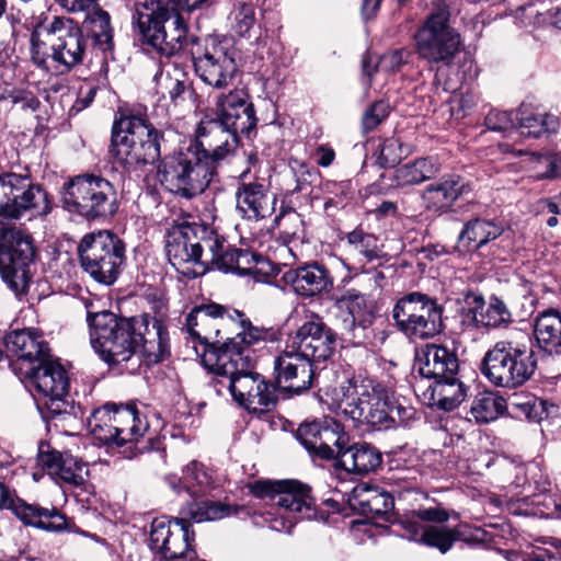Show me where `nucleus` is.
<instances>
[{
    "instance_id": "nucleus-1",
    "label": "nucleus",
    "mask_w": 561,
    "mask_h": 561,
    "mask_svg": "<svg viewBox=\"0 0 561 561\" xmlns=\"http://www.w3.org/2000/svg\"><path fill=\"white\" fill-rule=\"evenodd\" d=\"M93 350L110 366L131 363L133 373L144 359L147 365L161 362L168 353L169 335L162 321L140 314L117 317L113 312L88 313Z\"/></svg>"
},
{
    "instance_id": "nucleus-2",
    "label": "nucleus",
    "mask_w": 561,
    "mask_h": 561,
    "mask_svg": "<svg viewBox=\"0 0 561 561\" xmlns=\"http://www.w3.org/2000/svg\"><path fill=\"white\" fill-rule=\"evenodd\" d=\"M324 396L330 409L374 427L405 422L414 414L412 409L394 405L392 393L386 386L360 374L328 389Z\"/></svg>"
},
{
    "instance_id": "nucleus-3",
    "label": "nucleus",
    "mask_w": 561,
    "mask_h": 561,
    "mask_svg": "<svg viewBox=\"0 0 561 561\" xmlns=\"http://www.w3.org/2000/svg\"><path fill=\"white\" fill-rule=\"evenodd\" d=\"M255 126V111L248 92L242 88L231 89L217 96L216 117L201 122L196 141L191 146L216 168L217 161L234 150L238 135L249 134Z\"/></svg>"
},
{
    "instance_id": "nucleus-4",
    "label": "nucleus",
    "mask_w": 561,
    "mask_h": 561,
    "mask_svg": "<svg viewBox=\"0 0 561 561\" xmlns=\"http://www.w3.org/2000/svg\"><path fill=\"white\" fill-rule=\"evenodd\" d=\"M239 508L221 502L194 501L181 510V517L173 519L156 518L151 524L150 548L167 560L184 559L196 561L191 549L194 533L190 522H214L238 514Z\"/></svg>"
},
{
    "instance_id": "nucleus-5",
    "label": "nucleus",
    "mask_w": 561,
    "mask_h": 561,
    "mask_svg": "<svg viewBox=\"0 0 561 561\" xmlns=\"http://www.w3.org/2000/svg\"><path fill=\"white\" fill-rule=\"evenodd\" d=\"M131 25L140 41L160 55L173 56L190 41L183 16L161 0H136Z\"/></svg>"
},
{
    "instance_id": "nucleus-6",
    "label": "nucleus",
    "mask_w": 561,
    "mask_h": 561,
    "mask_svg": "<svg viewBox=\"0 0 561 561\" xmlns=\"http://www.w3.org/2000/svg\"><path fill=\"white\" fill-rule=\"evenodd\" d=\"M87 50V39L80 26L70 19L55 18L44 33L31 35L32 60L38 67L60 72L70 71L81 64Z\"/></svg>"
},
{
    "instance_id": "nucleus-7",
    "label": "nucleus",
    "mask_w": 561,
    "mask_h": 561,
    "mask_svg": "<svg viewBox=\"0 0 561 561\" xmlns=\"http://www.w3.org/2000/svg\"><path fill=\"white\" fill-rule=\"evenodd\" d=\"M250 493L274 505L267 512L266 523L275 531L289 533L300 519L316 517L314 501L310 489L295 480H259L248 484Z\"/></svg>"
},
{
    "instance_id": "nucleus-8",
    "label": "nucleus",
    "mask_w": 561,
    "mask_h": 561,
    "mask_svg": "<svg viewBox=\"0 0 561 561\" xmlns=\"http://www.w3.org/2000/svg\"><path fill=\"white\" fill-rule=\"evenodd\" d=\"M25 378L45 419L65 421L69 425L82 419L81 407L76 405L69 394L68 374L51 356L25 369Z\"/></svg>"
},
{
    "instance_id": "nucleus-9",
    "label": "nucleus",
    "mask_w": 561,
    "mask_h": 561,
    "mask_svg": "<svg viewBox=\"0 0 561 561\" xmlns=\"http://www.w3.org/2000/svg\"><path fill=\"white\" fill-rule=\"evenodd\" d=\"M254 365L245 352H224L218 369L225 375L222 381L233 400L249 412L262 413L275 407L277 397L274 386L253 370Z\"/></svg>"
},
{
    "instance_id": "nucleus-10",
    "label": "nucleus",
    "mask_w": 561,
    "mask_h": 561,
    "mask_svg": "<svg viewBox=\"0 0 561 561\" xmlns=\"http://www.w3.org/2000/svg\"><path fill=\"white\" fill-rule=\"evenodd\" d=\"M163 135L147 119L139 116H123L114 123L113 154L127 170L152 164L161 156Z\"/></svg>"
},
{
    "instance_id": "nucleus-11",
    "label": "nucleus",
    "mask_w": 561,
    "mask_h": 561,
    "mask_svg": "<svg viewBox=\"0 0 561 561\" xmlns=\"http://www.w3.org/2000/svg\"><path fill=\"white\" fill-rule=\"evenodd\" d=\"M61 202L67 211L90 221L107 219L118 208L114 185L93 174L77 175L64 183Z\"/></svg>"
},
{
    "instance_id": "nucleus-12",
    "label": "nucleus",
    "mask_w": 561,
    "mask_h": 561,
    "mask_svg": "<svg viewBox=\"0 0 561 561\" xmlns=\"http://www.w3.org/2000/svg\"><path fill=\"white\" fill-rule=\"evenodd\" d=\"M211 161L203 159L198 149L191 145L167 156L159 165L161 184L171 193L191 198L203 193L215 175Z\"/></svg>"
},
{
    "instance_id": "nucleus-13",
    "label": "nucleus",
    "mask_w": 561,
    "mask_h": 561,
    "mask_svg": "<svg viewBox=\"0 0 561 561\" xmlns=\"http://www.w3.org/2000/svg\"><path fill=\"white\" fill-rule=\"evenodd\" d=\"M536 367L534 353L525 343L503 340L485 353L481 373L494 386L515 388L529 380Z\"/></svg>"
},
{
    "instance_id": "nucleus-14",
    "label": "nucleus",
    "mask_w": 561,
    "mask_h": 561,
    "mask_svg": "<svg viewBox=\"0 0 561 561\" xmlns=\"http://www.w3.org/2000/svg\"><path fill=\"white\" fill-rule=\"evenodd\" d=\"M81 266L96 282L112 285L125 259V244L114 233L103 230L85 234L78 247Z\"/></svg>"
},
{
    "instance_id": "nucleus-15",
    "label": "nucleus",
    "mask_w": 561,
    "mask_h": 561,
    "mask_svg": "<svg viewBox=\"0 0 561 561\" xmlns=\"http://www.w3.org/2000/svg\"><path fill=\"white\" fill-rule=\"evenodd\" d=\"M196 44L192 50L193 64L196 75L207 85L222 90L231 87L238 75L237 49L227 39H219L216 36L205 38L203 46Z\"/></svg>"
},
{
    "instance_id": "nucleus-16",
    "label": "nucleus",
    "mask_w": 561,
    "mask_h": 561,
    "mask_svg": "<svg viewBox=\"0 0 561 561\" xmlns=\"http://www.w3.org/2000/svg\"><path fill=\"white\" fill-rule=\"evenodd\" d=\"M398 329L413 339H430L443 330V308L430 296L413 291L401 297L392 309Z\"/></svg>"
},
{
    "instance_id": "nucleus-17",
    "label": "nucleus",
    "mask_w": 561,
    "mask_h": 561,
    "mask_svg": "<svg viewBox=\"0 0 561 561\" xmlns=\"http://www.w3.org/2000/svg\"><path fill=\"white\" fill-rule=\"evenodd\" d=\"M419 56L431 64L450 65L460 50V34L449 24V12L431 13L414 35Z\"/></svg>"
},
{
    "instance_id": "nucleus-18",
    "label": "nucleus",
    "mask_w": 561,
    "mask_h": 561,
    "mask_svg": "<svg viewBox=\"0 0 561 561\" xmlns=\"http://www.w3.org/2000/svg\"><path fill=\"white\" fill-rule=\"evenodd\" d=\"M47 193L34 184L28 175L4 173L0 175V221L18 219L25 213L31 216L48 214Z\"/></svg>"
},
{
    "instance_id": "nucleus-19",
    "label": "nucleus",
    "mask_w": 561,
    "mask_h": 561,
    "mask_svg": "<svg viewBox=\"0 0 561 561\" xmlns=\"http://www.w3.org/2000/svg\"><path fill=\"white\" fill-rule=\"evenodd\" d=\"M31 238L21 230L12 228L2 232L0 238V274L2 279L15 293L26 291L31 280L30 264L34 259Z\"/></svg>"
},
{
    "instance_id": "nucleus-20",
    "label": "nucleus",
    "mask_w": 561,
    "mask_h": 561,
    "mask_svg": "<svg viewBox=\"0 0 561 561\" xmlns=\"http://www.w3.org/2000/svg\"><path fill=\"white\" fill-rule=\"evenodd\" d=\"M296 437L311 456L327 460L337 459V462L351 442L344 426L332 417L302 423Z\"/></svg>"
},
{
    "instance_id": "nucleus-21",
    "label": "nucleus",
    "mask_w": 561,
    "mask_h": 561,
    "mask_svg": "<svg viewBox=\"0 0 561 561\" xmlns=\"http://www.w3.org/2000/svg\"><path fill=\"white\" fill-rule=\"evenodd\" d=\"M334 345V334L327 328L322 319L312 312L306 316L305 321L289 336L287 344L313 365L330 358Z\"/></svg>"
},
{
    "instance_id": "nucleus-22",
    "label": "nucleus",
    "mask_w": 561,
    "mask_h": 561,
    "mask_svg": "<svg viewBox=\"0 0 561 561\" xmlns=\"http://www.w3.org/2000/svg\"><path fill=\"white\" fill-rule=\"evenodd\" d=\"M241 312L211 302L196 306L186 317L188 334L204 344H219L222 330L239 319Z\"/></svg>"
},
{
    "instance_id": "nucleus-23",
    "label": "nucleus",
    "mask_w": 561,
    "mask_h": 561,
    "mask_svg": "<svg viewBox=\"0 0 561 561\" xmlns=\"http://www.w3.org/2000/svg\"><path fill=\"white\" fill-rule=\"evenodd\" d=\"M11 511L24 525L58 533L67 528V519L55 507L45 508L27 504L15 491L0 482V511Z\"/></svg>"
},
{
    "instance_id": "nucleus-24",
    "label": "nucleus",
    "mask_w": 561,
    "mask_h": 561,
    "mask_svg": "<svg viewBox=\"0 0 561 561\" xmlns=\"http://www.w3.org/2000/svg\"><path fill=\"white\" fill-rule=\"evenodd\" d=\"M236 210L241 218L259 221L271 216L275 210L276 196L271 194L264 181L250 179V169L240 174L236 190Z\"/></svg>"
},
{
    "instance_id": "nucleus-25",
    "label": "nucleus",
    "mask_w": 561,
    "mask_h": 561,
    "mask_svg": "<svg viewBox=\"0 0 561 561\" xmlns=\"http://www.w3.org/2000/svg\"><path fill=\"white\" fill-rule=\"evenodd\" d=\"M274 374L279 388L300 393L312 386L314 365L286 346L274 359Z\"/></svg>"
},
{
    "instance_id": "nucleus-26",
    "label": "nucleus",
    "mask_w": 561,
    "mask_h": 561,
    "mask_svg": "<svg viewBox=\"0 0 561 561\" xmlns=\"http://www.w3.org/2000/svg\"><path fill=\"white\" fill-rule=\"evenodd\" d=\"M196 232L194 221L183 220L168 233L165 251L170 264L182 275L197 265Z\"/></svg>"
},
{
    "instance_id": "nucleus-27",
    "label": "nucleus",
    "mask_w": 561,
    "mask_h": 561,
    "mask_svg": "<svg viewBox=\"0 0 561 561\" xmlns=\"http://www.w3.org/2000/svg\"><path fill=\"white\" fill-rule=\"evenodd\" d=\"M282 278L297 295L302 297L318 296L328 293L333 287L331 273L318 262L289 268Z\"/></svg>"
},
{
    "instance_id": "nucleus-28",
    "label": "nucleus",
    "mask_w": 561,
    "mask_h": 561,
    "mask_svg": "<svg viewBox=\"0 0 561 561\" xmlns=\"http://www.w3.org/2000/svg\"><path fill=\"white\" fill-rule=\"evenodd\" d=\"M466 305L461 321L463 325L477 329L497 328L511 320V312L497 298H492L485 305L481 295L469 294L466 296Z\"/></svg>"
},
{
    "instance_id": "nucleus-29",
    "label": "nucleus",
    "mask_w": 561,
    "mask_h": 561,
    "mask_svg": "<svg viewBox=\"0 0 561 561\" xmlns=\"http://www.w3.org/2000/svg\"><path fill=\"white\" fill-rule=\"evenodd\" d=\"M38 461L61 486L85 489L89 471L79 459L57 451H39Z\"/></svg>"
},
{
    "instance_id": "nucleus-30",
    "label": "nucleus",
    "mask_w": 561,
    "mask_h": 561,
    "mask_svg": "<svg viewBox=\"0 0 561 561\" xmlns=\"http://www.w3.org/2000/svg\"><path fill=\"white\" fill-rule=\"evenodd\" d=\"M4 344L12 355L21 364V369L35 367L41 362L50 357L48 344L43 337L31 330H20L9 333Z\"/></svg>"
},
{
    "instance_id": "nucleus-31",
    "label": "nucleus",
    "mask_w": 561,
    "mask_h": 561,
    "mask_svg": "<svg viewBox=\"0 0 561 561\" xmlns=\"http://www.w3.org/2000/svg\"><path fill=\"white\" fill-rule=\"evenodd\" d=\"M468 191L469 186L461 176L450 174L427 185L422 193V199L427 210L444 214Z\"/></svg>"
},
{
    "instance_id": "nucleus-32",
    "label": "nucleus",
    "mask_w": 561,
    "mask_h": 561,
    "mask_svg": "<svg viewBox=\"0 0 561 561\" xmlns=\"http://www.w3.org/2000/svg\"><path fill=\"white\" fill-rule=\"evenodd\" d=\"M399 524L404 530L402 536L408 540L436 548L442 553L449 551L459 537L456 529L424 525L415 518H401Z\"/></svg>"
},
{
    "instance_id": "nucleus-33",
    "label": "nucleus",
    "mask_w": 561,
    "mask_h": 561,
    "mask_svg": "<svg viewBox=\"0 0 561 561\" xmlns=\"http://www.w3.org/2000/svg\"><path fill=\"white\" fill-rule=\"evenodd\" d=\"M416 367L421 376L438 379L458 371L456 354L443 345L427 344L416 354Z\"/></svg>"
},
{
    "instance_id": "nucleus-34",
    "label": "nucleus",
    "mask_w": 561,
    "mask_h": 561,
    "mask_svg": "<svg viewBox=\"0 0 561 561\" xmlns=\"http://www.w3.org/2000/svg\"><path fill=\"white\" fill-rule=\"evenodd\" d=\"M170 489L176 494L187 493L192 497L205 494L214 484V474L203 463L193 460L183 469L181 478L165 477Z\"/></svg>"
},
{
    "instance_id": "nucleus-35",
    "label": "nucleus",
    "mask_w": 561,
    "mask_h": 561,
    "mask_svg": "<svg viewBox=\"0 0 561 561\" xmlns=\"http://www.w3.org/2000/svg\"><path fill=\"white\" fill-rule=\"evenodd\" d=\"M196 232L197 265L192 271H186V277H198L213 268L214 261L218 259V251L222 250L225 239L216 231L208 229L203 224L194 221Z\"/></svg>"
},
{
    "instance_id": "nucleus-36",
    "label": "nucleus",
    "mask_w": 561,
    "mask_h": 561,
    "mask_svg": "<svg viewBox=\"0 0 561 561\" xmlns=\"http://www.w3.org/2000/svg\"><path fill=\"white\" fill-rule=\"evenodd\" d=\"M465 397L466 390L456 374L435 379L424 391L426 403L444 411L454 410Z\"/></svg>"
},
{
    "instance_id": "nucleus-37",
    "label": "nucleus",
    "mask_w": 561,
    "mask_h": 561,
    "mask_svg": "<svg viewBox=\"0 0 561 561\" xmlns=\"http://www.w3.org/2000/svg\"><path fill=\"white\" fill-rule=\"evenodd\" d=\"M534 334L542 351L561 355V312L556 309L540 312L535 319Z\"/></svg>"
},
{
    "instance_id": "nucleus-38",
    "label": "nucleus",
    "mask_w": 561,
    "mask_h": 561,
    "mask_svg": "<svg viewBox=\"0 0 561 561\" xmlns=\"http://www.w3.org/2000/svg\"><path fill=\"white\" fill-rule=\"evenodd\" d=\"M341 310L348 312V318L344 319V327L352 331L356 327L366 329L373 321V305L367 296L356 289L346 290L336 301Z\"/></svg>"
},
{
    "instance_id": "nucleus-39",
    "label": "nucleus",
    "mask_w": 561,
    "mask_h": 561,
    "mask_svg": "<svg viewBox=\"0 0 561 561\" xmlns=\"http://www.w3.org/2000/svg\"><path fill=\"white\" fill-rule=\"evenodd\" d=\"M503 231V226L495 220L474 218L465 224L458 243L467 251L477 250L499 238Z\"/></svg>"
},
{
    "instance_id": "nucleus-40",
    "label": "nucleus",
    "mask_w": 561,
    "mask_h": 561,
    "mask_svg": "<svg viewBox=\"0 0 561 561\" xmlns=\"http://www.w3.org/2000/svg\"><path fill=\"white\" fill-rule=\"evenodd\" d=\"M381 463L380 453L367 443H356L347 446L339 466L352 473H368Z\"/></svg>"
},
{
    "instance_id": "nucleus-41",
    "label": "nucleus",
    "mask_w": 561,
    "mask_h": 561,
    "mask_svg": "<svg viewBox=\"0 0 561 561\" xmlns=\"http://www.w3.org/2000/svg\"><path fill=\"white\" fill-rule=\"evenodd\" d=\"M354 499L360 513L370 518L386 515L394 505L389 492L368 484L357 485L354 489Z\"/></svg>"
},
{
    "instance_id": "nucleus-42",
    "label": "nucleus",
    "mask_w": 561,
    "mask_h": 561,
    "mask_svg": "<svg viewBox=\"0 0 561 561\" xmlns=\"http://www.w3.org/2000/svg\"><path fill=\"white\" fill-rule=\"evenodd\" d=\"M113 421L117 427L118 446L137 442L148 430V423L140 417L134 405L117 407L114 404Z\"/></svg>"
},
{
    "instance_id": "nucleus-43",
    "label": "nucleus",
    "mask_w": 561,
    "mask_h": 561,
    "mask_svg": "<svg viewBox=\"0 0 561 561\" xmlns=\"http://www.w3.org/2000/svg\"><path fill=\"white\" fill-rule=\"evenodd\" d=\"M516 140L520 137L538 138L546 134H553L558 130L559 122L550 114H535L525 108L516 111Z\"/></svg>"
},
{
    "instance_id": "nucleus-44",
    "label": "nucleus",
    "mask_w": 561,
    "mask_h": 561,
    "mask_svg": "<svg viewBox=\"0 0 561 561\" xmlns=\"http://www.w3.org/2000/svg\"><path fill=\"white\" fill-rule=\"evenodd\" d=\"M439 172V165L434 158H419L397 168L394 181L397 186L421 184Z\"/></svg>"
},
{
    "instance_id": "nucleus-45",
    "label": "nucleus",
    "mask_w": 561,
    "mask_h": 561,
    "mask_svg": "<svg viewBox=\"0 0 561 561\" xmlns=\"http://www.w3.org/2000/svg\"><path fill=\"white\" fill-rule=\"evenodd\" d=\"M114 403H107L92 411L87 424L93 437L104 445L118 446V433L113 421Z\"/></svg>"
},
{
    "instance_id": "nucleus-46",
    "label": "nucleus",
    "mask_w": 561,
    "mask_h": 561,
    "mask_svg": "<svg viewBox=\"0 0 561 561\" xmlns=\"http://www.w3.org/2000/svg\"><path fill=\"white\" fill-rule=\"evenodd\" d=\"M230 325H234L237 328L238 332L236 336L227 337V341L217 350H226L228 346L233 344L238 352H245L255 360L254 352L251 346L265 342L267 332L252 325L250 321L244 320L243 313H241L239 319H234V322H231Z\"/></svg>"
},
{
    "instance_id": "nucleus-47",
    "label": "nucleus",
    "mask_w": 561,
    "mask_h": 561,
    "mask_svg": "<svg viewBox=\"0 0 561 561\" xmlns=\"http://www.w3.org/2000/svg\"><path fill=\"white\" fill-rule=\"evenodd\" d=\"M84 23L89 36L100 50L105 53L113 49V27L108 12L96 7L87 14Z\"/></svg>"
},
{
    "instance_id": "nucleus-48",
    "label": "nucleus",
    "mask_w": 561,
    "mask_h": 561,
    "mask_svg": "<svg viewBox=\"0 0 561 561\" xmlns=\"http://www.w3.org/2000/svg\"><path fill=\"white\" fill-rule=\"evenodd\" d=\"M506 409L515 417H525L533 422H540L547 416L546 402L526 393H515L508 398Z\"/></svg>"
},
{
    "instance_id": "nucleus-49",
    "label": "nucleus",
    "mask_w": 561,
    "mask_h": 561,
    "mask_svg": "<svg viewBox=\"0 0 561 561\" xmlns=\"http://www.w3.org/2000/svg\"><path fill=\"white\" fill-rule=\"evenodd\" d=\"M506 410V400L494 392L479 393L471 405L470 412L479 423L496 420Z\"/></svg>"
},
{
    "instance_id": "nucleus-50",
    "label": "nucleus",
    "mask_w": 561,
    "mask_h": 561,
    "mask_svg": "<svg viewBox=\"0 0 561 561\" xmlns=\"http://www.w3.org/2000/svg\"><path fill=\"white\" fill-rule=\"evenodd\" d=\"M411 56L407 49H396L383 54L378 60H373L371 57L363 59V72L370 82L374 72L393 73L405 64Z\"/></svg>"
},
{
    "instance_id": "nucleus-51",
    "label": "nucleus",
    "mask_w": 561,
    "mask_h": 561,
    "mask_svg": "<svg viewBox=\"0 0 561 561\" xmlns=\"http://www.w3.org/2000/svg\"><path fill=\"white\" fill-rule=\"evenodd\" d=\"M252 255L248 251L232 249L229 244L224 243L222 250L218 251V259L214 261L213 268L247 275L251 267L244 266V263H250Z\"/></svg>"
},
{
    "instance_id": "nucleus-52",
    "label": "nucleus",
    "mask_w": 561,
    "mask_h": 561,
    "mask_svg": "<svg viewBox=\"0 0 561 561\" xmlns=\"http://www.w3.org/2000/svg\"><path fill=\"white\" fill-rule=\"evenodd\" d=\"M157 83L163 92L169 94L174 103L182 100L184 93L190 89L186 75L174 66L162 70L157 78Z\"/></svg>"
},
{
    "instance_id": "nucleus-53",
    "label": "nucleus",
    "mask_w": 561,
    "mask_h": 561,
    "mask_svg": "<svg viewBox=\"0 0 561 561\" xmlns=\"http://www.w3.org/2000/svg\"><path fill=\"white\" fill-rule=\"evenodd\" d=\"M346 239L351 250L363 255L366 261L371 262L380 256V244L375 234L355 229L347 234Z\"/></svg>"
},
{
    "instance_id": "nucleus-54",
    "label": "nucleus",
    "mask_w": 561,
    "mask_h": 561,
    "mask_svg": "<svg viewBox=\"0 0 561 561\" xmlns=\"http://www.w3.org/2000/svg\"><path fill=\"white\" fill-rule=\"evenodd\" d=\"M516 112L492 110L485 116V126L493 131L503 133L504 137L516 141Z\"/></svg>"
},
{
    "instance_id": "nucleus-55",
    "label": "nucleus",
    "mask_w": 561,
    "mask_h": 561,
    "mask_svg": "<svg viewBox=\"0 0 561 561\" xmlns=\"http://www.w3.org/2000/svg\"><path fill=\"white\" fill-rule=\"evenodd\" d=\"M515 19L524 26H541L551 18V10H542L538 3H527L515 10Z\"/></svg>"
},
{
    "instance_id": "nucleus-56",
    "label": "nucleus",
    "mask_w": 561,
    "mask_h": 561,
    "mask_svg": "<svg viewBox=\"0 0 561 561\" xmlns=\"http://www.w3.org/2000/svg\"><path fill=\"white\" fill-rule=\"evenodd\" d=\"M408 154L403 144L397 137L387 138L380 146L379 164L382 168H392L397 165L403 157Z\"/></svg>"
},
{
    "instance_id": "nucleus-57",
    "label": "nucleus",
    "mask_w": 561,
    "mask_h": 561,
    "mask_svg": "<svg viewBox=\"0 0 561 561\" xmlns=\"http://www.w3.org/2000/svg\"><path fill=\"white\" fill-rule=\"evenodd\" d=\"M233 27L240 36L249 35L255 24L254 8L244 2H238L232 11Z\"/></svg>"
},
{
    "instance_id": "nucleus-58",
    "label": "nucleus",
    "mask_w": 561,
    "mask_h": 561,
    "mask_svg": "<svg viewBox=\"0 0 561 561\" xmlns=\"http://www.w3.org/2000/svg\"><path fill=\"white\" fill-rule=\"evenodd\" d=\"M527 162L536 179H556L551 153H527Z\"/></svg>"
},
{
    "instance_id": "nucleus-59",
    "label": "nucleus",
    "mask_w": 561,
    "mask_h": 561,
    "mask_svg": "<svg viewBox=\"0 0 561 561\" xmlns=\"http://www.w3.org/2000/svg\"><path fill=\"white\" fill-rule=\"evenodd\" d=\"M293 172L296 181L294 191L296 192L307 191L320 176L316 168L305 163H297V167H293Z\"/></svg>"
},
{
    "instance_id": "nucleus-60",
    "label": "nucleus",
    "mask_w": 561,
    "mask_h": 561,
    "mask_svg": "<svg viewBox=\"0 0 561 561\" xmlns=\"http://www.w3.org/2000/svg\"><path fill=\"white\" fill-rule=\"evenodd\" d=\"M389 114V105L379 101L374 103L363 116V128L365 131L376 128Z\"/></svg>"
},
{
    "instance_id": "nucleus-61",
    "label": "nucleus",
    "mask_w": 561,
    "mask_h": 561,
    "mask_svg": "<svg viewBox=\"0 0 561 561\" xmlns=\"http://www.w3.org/2000/svg\"><path fill=\"white\" fill-rule=\"evenodd\" d=\"M477 96L471 92L454 94L450 102V111L458 116H466L477 104Z\"/></svg>"
},
{
    "instance_id": "nucleus-62",
    "label": "nucleus",
    "mask_w": 561,
    "mask_h": 561,
    "mask_svg": "<svg viewBox=\"0 0 561 561\" xmlns=\"http://www.w3.org/2000/svg\"><path fill=\"white\" fill-rule=\"evenodd\" d=\"M277 225L283 229L285 238H295L302 228V220L296 211H289L277 217Z\"/></svg>"
},
{
    "instance_id": "nucleus-63",
    "label": "nucleus",
    "mask_w": 561,
    "mask_h": 561,
    "mask_svg": "<svg viewBox=\"0 0 561 561\" xmlns=\"http://www.w3.org/2000/svg\"><path fill=\"white\" fill-rule=\"evenodd\" d=\"M402 518H415L421 524H423V522L444 523L448 519V513L443 508L428 507L413 511Z\"/></svg>"
},
{
    "instance_id": "nucleus-64",
    "label": "nucleus",
    "mask_w": 561,
    "mask_h": 561,
    "mask_svg": "<svg viewBox=\"0 0 561 561\" xmlns=\"http://www.w3.org/2000/svg\"><path fill=\"white\" fill-rule=\"evenodd\" d=\"M237 351L236 346L230 345L226 350H216L214 353L215 363L211 365L213 371L215 374V379L213 387L217 394L222 396L226 391L228 392V386L222 381L225 379V375L218 368L219 358L224 352H233Z\"/></svg>"
}]
</instances>
